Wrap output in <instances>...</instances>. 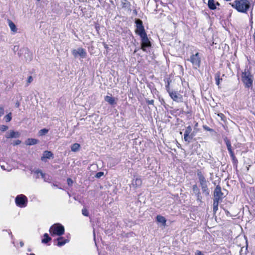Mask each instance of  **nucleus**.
Segmentation results:
<instances>
[{
  "label": "nucleus",
  "instance_id": "f257e3e1",
  "mask_svg": "<svg viewBox=\"0 0 255 255\" xmlns=\"http://www.w3.org/2000/svg\"><path fill=\"white\" fill-rule=\"evenodd\" d=\"M230 4L238 11L243 13L246 12L250 5V3L248 0H237Z\"/></svg>",
  "mask_w": 255,
  "mask_h": 255
},
{
  "label": "nucleus",
  "instance_id": "f03ea898",
  "mask_svg": "<svg viewBox=\"0 0 255 255\" xmlns=\"http://www.w3.org/2000/svg\"><path fill=\"white\" fill-rule=\"evenodd\" d=\"M242 81L246 88H250L253 87L254 76L249 70H245L242 73Z\"/></svg>",
  "mask_w": 255,
  "mask_h": 255
},
{
  "label": "nucleus",
  "instance_id": "7ed1b4c3",
  "mask_svg": "<svg viewBox=\"0 0 255 255\" xmlns=\"http://www.w3.org/2000/svg\"><path fill=\"white\" fill-rule=\"evenodd\" d=\"M49 232L53 237L62 236L65 232L64 227L59 223H56L51 226Z\"/></svg>",
  "mask_w": 255,
  "mask_h": 255
},
{
  "label": "nucleus",
  "instance_id": "20e7f679",
  "mask_svg": "<svg viewBox=\"0 0 255 255\" xmlns=\"http://www.w3.org/2000/svg\"><path fill=\"white\" fill-rule=\"evenodd\" d=\"M70 235H66L65 236H59L53 240L54 244L59 247L64 246L66 244L70 242Z\"/></svg>",
  "mask_w": 255,
  "mask_h": 255
},
{
  "label": "nucleus",
  "instance_id": "39448f33",
  "mask_svg": "<svg viewBox=\"0 0 255 255\" xmlns=\"http://www.w3.org/2000/svg\"><path fill=\"white\" fill-rule=\"evenodd\" d=\"M201 55L199 52L192 54L188 60L192 63L193 68L198 69L200 66Z\"/></svg>",
  "mask_w": 255,
  "mask_h": 255
},
{
  "label": "nucleus",
  "instance_id": "423d86ee",
  "mask_svg": "<svg viewBox=\"0 0 255 255\" xmlns=\"http://www.w3.org/2000/svg\"><path fill=\"white\" fill-rule=\"evenodd\" d=\"M15 202L17 206L20 208H24L27 206L28 200L25 195L20 194L15 197Z\"/></svg>",
  "mask_w": 255,
  "mask_h": 255
},
{
  "label": "nucleus",
  "instance_id": "0eeeda50",
  "mask_svg": "<svg viewBox=\"0 0 255 255\" xmlns=\"http://www.w3.org/2000/svg\"><path fill=\"white\" fill-rule=\"evenodd\" d=\"M135 23L136 28L135 32L137 34L141 36L146 34L142 24V21L140 19H136Z\"/></svg>",
  "mask_w": 255,
  "mask_h": 255
},
{
  "label": "nucleus",
  "instance_id": "6e6552de",
  "mask_svg": "<svg viewBox=\"0 0 255 255\" xmlns=\"http://www.w3.org/2000/svg\"><path fill=\"white\" fill-rule=\"evenodd\" d=\"M72 54L75 58L80 57L81 58H84L87 55L86 50L81 47L72 50Z\"/></svg>",
  "mask_w": 255,
  "mask_h": 255
},
{
  "label": "nucleus",
  "instance_id": "1a4fd4ad",
  "mask_svg": "<svg viewBox=\"0 0 255 255\" xmlns=\"http://www.w3.org/2000/svg\"><path fill=\"white\" fill-rule=\"evenodd\" d=\"M141 38V48L143 51H145L146 48L150 47L151 43L146 34L140 36Z\"/></svg>",
  "mask_w": 255,
  "mask_h": 255
},
{
  "label": "nucleus",
  "instance_id": "9d476101",
  "mask_svg": "<svg viewBox=\"0 0 255 255\" xmlns=\"http://www.w3.org/2000/svg\"><path fill=\"white\" fill-rule=\"evenodd\" d=\"M197 176L198 177L200 184L202 187V190L204 192L207 191L208 189V188H207V185L206 184V181L204 176L203 175L201 172L198 171L197 172Z\"/></svg>",
  "mask_w": 255,
  "mask_h": 255
},
{
  "label": "nucleus",
  "instance_id": "9b49d317",
  "mask_svg": "<svg viewBox=\"0 0 255 255\" xmlns=\"http://www.w3.org/2000/svg\"><path fill=\"white\" fill-rule=\"evenodd\" d=\"M169 94L173 101L177 102H180L182 101V96L177 92L172 91V92H170Z\"/></svg>",
  "mask_w": 255,
  "mask_h": 255
},
{
  "label": "nucleus",
  "instance_id": "f8f14e48",
  "mask_svg": "<svg viewBox=\"0 0 255 255\" xmlns=\"http://www.w3.org/2000/svg\"><path fill=\"white\" fill-rule=\"evenodd\" d=\"M142 184V180L141 178L138 177L134 178L131 183V186L135 188L140 187Z\"/></svg>",
  "mask_w": 255,
  "mask_h": 255
},
{
  "label": "nucleus",
  "instance_id": "ddd939ff",
  "mask_svg": "<svg viewBox=\"0 0 255 255\" xmlns=\"http://www.w3.org/2000/svg\"><path fill=\"white\" fill-rule=\"evenodd\" d=\"M20 136V133L18 131H14L13 130H10L5 134V137L7 138H17Z\"/></svg>",
  "mask_w": 255,
  "mask_h": 255
},
{
  "label": "nucleus",
  "instance_id": "4468645a",
  "mask_svg": "<svg viewBox=\"0 0 255 255\" xmlns=\"http://www.w3.org/2000/svg\"><path fill=\"white\" fill-rule=\"evenodd\" d=\"M214 196L220 197L222 199L223 198V193L221 191V188L220 186L218 185L216 186L214 192Z\"/></svg>",
  "mask_w": 255,
  "mask_h": 255
},
{
  "label": "nucleus",
  "instance_id": "2eb2a0df",
  "mask_svg": "<svg viewBox=\"0 0 255 255\" xmlns=\"http://www.w3.org/2000/svg\"><path fill=\"white\" fill-rule=\"evenodd\" d=\"M38 143V140L35 138H28L25 141V144L27 145H34Z\"/></svg>",
  "mask_w": 255,
  "mask_h": 255
},
{
  "label": "nucleus",
  "instance_id": "dca6fc26",
  "mask_svg": "<svg viewBox=\"0 0 255 255\" xmlns=\"http://www.w3.org/2000/svg\"><path fill=\"white\" fill-rule=\"evenodd\" d=\"M8 24L11 31L13 33H16L17 32V29L15 24L10 20H8Z\"/></svg>",
  "mask_w": 255,
  "mask_h": 255
},
{
  "label": "nucleus",
  "instance_id": "f3484780",
  "mask_svg": "<svg viewBox=\"0 0 255 255\" xmlns=\"http://www.w3.org/2000/svg\"><path fill=\"white\" fill-rule=\"evenodd\" d=\"M34 173L36 175V178H41L43 179L44 181H46L45 179V174L43 173L41 170H37L34 172Z\"/></svg>",
  "mask_w": 255,
  "mask_h": 255
},
{
  "label": "nucleus",
  "instance_id": "a211bd4d",
  "mask_svg": "<svg viewBox=\"0 0 255 255\" xmlns=\"http://www.w3.org/2000/svg\"><path fill=\"white\" fill-rule=\"evenodd\" d=\"M156 220L157 222L161 223L163 225H165L166 220L164 217L158 215L156 217Z\"/></svg>",
  "mask_w": 255,
  "mask_h": 255
},
{
  "label": "nucleus",
  "instance_id": "6ab92c4d",
  "mask_svg": "<svg viewBox=\"0 0 255 255\" xmlns=\"http://www.w3.org/2000/svg\"><path fill=\"white\" fill-rule=\"evenodd\" d=\"M208 5L210 9L214 10L216 8V4L214 0H209L208 2Z\"/></svg>",
  "mask_w": 255,
  "mask_h": 255
},
{
  "label": "nucleus",
  "instance_id": "aec40b11",
  "mask_svg": "<svg viewBox=\"0 0 255 255\" xmlns=\"http://www.w3.org/2000/svg\"><path fill=\"white\" fill-rule=\"evenodd\" d=\"M80 148V145L79 143H75L71 145V149L73 152L78 151Z\"/></svg>",
  "mask_w": 255,
  "mask_h": 255
},
{
  "label": "nucleus",
  "instance_id": "412c9836",
  "mask_svg": "<svg viewBox=\"0 0 255 255\" xmlns=\"http://www.w3.org/2000/svg\"><path fill=\"white\" fill-rule=\"evenodd\" d=\"M105 100L106 102H108L111 105H113L115 104V98L111 96H107L105 97Z\"/></svg>",
  "mask_w": 255,
  "mask_h": 255
},
{
  "label": "nucleus",
  "instance_id": "4be33fe9",
  "mask_svg": "<svg viewBox=\"0 0 255 255\" xmlns=\"http://www.w3.org/2000/svg\"><path fill=\"white\" fill-rule=\"evenodd\" d=\"M194 136V135L193 133L191 134L190 135L184 134V139L186 141H187L188 142H190V141L191 140V139L193 138Z\"/></svg>",
  "mask_w": 255,
  "mask_h": 255
},
{
  "label": "nucleus",
  "instance_id": "5701e85b",
  "mask_svg": "<svg viewBox=\"0 0 255 255\" xmlns=\"http://www.w3.org/2000/svg\"><path fill=\"white\" fill-rule=\"evenodd\" d=\"M122 6L123 8H129L130 7V3L127 0H123L122 1Z\"/></svg>",
  "mask_w": 255,
  "mask_h": 255
},
{
  "label": "nucleus",
  "instance_id": "b1692460",
  "mask_svg": "<svg viewBox=\"0 0 255 255\" xmlns=\"http://www.w3.org/2000/svg\"><path fill=\"white\" fill-rule=\"evenodd\" d=\"M224 141L226 144L228 151L232 150V149L231 143V142L229 140V139H228V138L227 137H225V138H224Z\"/></svg>",
  "mask_w": 255,
  "mask_h": 255
},
{
  "label": "nucleus",
  "instance_id": "393cba45",
  "mask_svg": "<svg viewBox=\"0 0 255 255\" xmlns=\"http://www.w3.org/2000/svg\"><path fill=\"white\" fill-rule=\"evenodd\" d=\"M215 78L216 84L218 86H219L220 81L222 80V79L220 78V73H219L216 74Z\"/></svg>",
  "mask_w": 255,
  "mask_h": 255
},
{
  "label": "nucleus",
  "instance_id": "a878e982",
  "mask_svg": "<svg viewBox=\"0 0 255 255\" xmlns=\"http://www.w3.org/2000/svg\"><path fill=\"white\" fill-rule=\"evenodd\" d=\"M48 132V129L46 128H43L40 130L38 132L39 136H42L43 135L46 134Z\"/></svg>",
  "mask_w": 255,
  "mask_h": 255
},
{
  "label": "nucleus",
  "instance_id": "bb28decb",
  "mask_svg": "<svg viewBox=\"0 0 255 255\" xmlns=\"http://www.w3.org/2000/svg\"><path fill=\"white\" fill-rule=\"evenodd\" d=\"M11 113H9L4 118L6 122H9L11 120Z\"/></svg>",
  "mask_w": 255,
  "mask_h": 255
},
{
  "label": "nucleus",
  "instance_id": "cd10ccee",
  "mask_svg": "<svg viewBox=\"0 0 255 255\" xmlns=\"http://www.w3.org/2000/svg\"><path fill=\"white\" fill-rule=\"evenodd\" d=\"M192 128L191 126H189L187 127L186 130H185L184 134H189L190 135L191 133Z\"/></svg>",
  "mask_w": 255,
  "mask_h": 255
},
{
  "label": "nucleus",
  "instance_id": "c85d7f7f",
  "mask_svg": "<svg viewBox=\"0 0 255 255\" xmlns=\"http://www.w3.org/2000/svg\"><path fill=\"white\" fill-rule=\"evenodd\" d=\"M223 199L221 198L217 197H214V200H213V203H216L219 204V203L222 201Z\"/></svg>",
  "mask_w": 255,
  "mask_h": 255
},
{
  "label": "nucleus",
  "instance_id": "c756f323",
  "mask_svg": "<svg viewBox=\"0 0 255 255\" xmlns=\"http://www.w3.org/2000/svg\"><path fill=\"white\" fill-rule=\"evenodd\" d=\"M47 158H48V151H45L44 152L43 156L41 157V160L43 161L46 162Z\"/></svg>",
  "mask_w": 255,
  "mask_h": 255
},
{
  "label": "nucleus",
  "instance_id": "7c9ffc66",
  "mask_svg": "<svg viewBox=\"0 0 255 255\" xmlns=\"http://www.w3.org/2000/svg\"><path fill=\"white\" fill-rule=\"evenodd\" d=\"M42 243H48V234L45 233L44 234V238L42 240Z\"/></svg>",
  "mask_w": 255,
  "mask_h": 255
},
{
  "label": "nucleus",
  "instance_id": "2f4dec72",
  "mask_svg": "<svg viewBox=\"0 0 255 255\" xmlns=\"http://www.w3.org/2000/svg\"><path fill=\"white\" fill-rule=\"evenodd\" d=\"M218 205L219 204L216 203H213V211L214 213H216L217 210H218Z\"/></svg>",
  "mask_w": 255,
  "mask_h": 255
},
{
  "label": "nucleus",
  "instance_id": "473e14b6",
  "mask_svg": "<svg viewBox=\"0 0 255 255\" xmlns=\"http://www.w3.org/2000/svg\"><path fill=\"white\" fill-rule=\"evenodd\" d=\"M82 213L84 216L88 217L89 216V212L86 208L82 209Z\"/></svg>",
  "mask_w": 255,
  "mask_h": 255
},
{
  "label": "nucleus",
  "instance_id": "72a5a7b5",
  "mask_svg": "<svg viewBox=\"0 0 255 255\" xmlns=\"http://www.w3.org/2000/svg\"><path fill=\"white\" fill-rule=\"evenodd\" d=\"M8 129V127L5 125H1L0 126V130L1 131H4Z\"/></svg>",
  "mask_w": 255,
  "mask_h": 255
},
{
  "label": "nucleus",
  "instance_id": "f704fd0d",
  "mask_svg": "<svg viewBox=\"0 0 255 255\" xmlns=\"http://www.w3.org/2000/svg\"><path fill=\"white\" fill-rule=\"evenodd\" d=\"M73 183V180L71 178L67 179V184L69 186H72Z\"/></svg>",
  "mask_w": 255,
  "mask_h": 255
},
{
  "label": "nucleus",
  "instance_id": "c9c22d12",
  "mask_svg": "<svg viewBox=\"0 0 255 255\" xmlns=\"http://www.w3.org/2000/svg\"><path fill=\"white\" fill-rule=\"evenodd\" d=\"M165 87H166V90H167V91L168 92V93H170V92H172V91H171L170 89L169 82V81H168V83L166 85Z\"/></svg>",
  "mask_w": 255,
  "mask_h": 255
},
{
  "label": "nucleus",
  "instance_id": "e433bc0d",
  "mask_svg": "<svg viewBox=\"0 0 255 255\" xmlns=\"http://www.w3.org/2000/svg\"><path fill=\"white\" fill-rule=\"evenodd\" d=\"M4 108L2 106H0V117L4 114Z\"/></svg>",
  "mask_w": 255,
  "mask_h": 255
},
{
  "label": "nucleus",
  "instance_id": "4c0bfd02",
  "mask_svg": "<svg viewBox=\"0 0 255 255\" xmlns=\"http://www.w3.org/2000/svg\"><path fill=\"white\" fill-rule=\"evenodd\" d=\"M104 175V173L103 172H98L96 175V177L97 178H100Z\"/></svg>",
  "mask_w": 255,
  "mask_h": 255
},
{
  "label": "nucleus",
  "instance_id": "58836bf2",
  "mask_svg": "<svg viewBox=\"0 0 255 255\" xmlns=\"http://www.w3.org/2000/svg\"><path fill=\"white\" fill-rule=\"evenodd\" d=\"M33 80V78L32 77V76H29L28 78V79H27V84H30Z\"/></svg>",
  "mask_w": 255,
  "mask_h": 255
},
{
  "label": "nucleus",
  "instance_id": "ea45409f",
  "mask_svg": "<svg viewBox=\"0 0 255 255\" xmlns=\"http://www.w3.org/2000/svg\"><path fill=\"white\" fill-rule=\"evenodd\" d=\"M21 143V141L19 140H15L13 143V144L14 145L19 144Z\"/></svg>",
  "mask_w": 255,
  "mask_h": 255
},
{
  "label": "nucleus",
  "instance_id": "a19ab883",
  "mask_svg": "<svg viewBox=\"0 0 255 255\" xmlns=\"http://www.w3.org/2000/svg\"><path fill=\"white\" fill-rule=\"evenodd\" d=\"M195 255H204V254L200 251H197L195 253Z\"/></svg>",
  "mask_w": 255,
  "mask_h": 255
},
{
  "label": "nucleus",
  "instance_id": "79ce46f5",
  "mask_svg": "<svg viewBox=\"0 0 255 255\" xmlns=\"http://www.w3.org/2000/svg\"><path fill=\"white\" fill-rule=\"evenodd\" d=\"M153 100H148L147 102V103L148 104V105H153Z\"/></svg>",
  "mask_w": 255,
  "mask_h": 255
},
{
  "label": "nucleus",
  "instance_id": "37998d69",
  "mask_svg": "<svg viewBox=\"0 0 255 255\" xmlns=\"http://www.w3.org/2000/svg\"><path fill=\"white\" fill-rule=\"evenodd\" d=\"M229 152L230 154L231 157H234V153L232 149L231 150H229Z\"/></svg>",
  "mask_w": 255,
  "mask_h": 255
},
{
  "label": "nucleus",
  "instance_id": "c03bdc74",
  "mask_svg": "<svg viewBox=\"0 0 255 255\" xmlns=\"http://www.w3.org/2000/svg\"><path fill=\"white\" fill-rule=\"evenodd\" d=\"M218 116L219 117H220L222 120H223V118H224L225 116H224V115L223 114H222V113L218 114Z\"/></svg>",
  "mask_w": 255,
  "mask_h": 255
},
{
  "label": "nucleus",
  "instance_id": "a18cd8bd",
  "mask_svg": "<svg viewBox=\"0 0 255 255\" xmlns=\"http://www.w3.org/2000/svg\"><path fill=\"white\" fill-rule=\"evenodd\" d=\"M19 106H20V103H19V102H18V101H17V102L15 103V106H16V107L18 108V107H19Z\"/></svg>",
  "mask_w": 255,
  "mask_h": 255
},
{
  "label": "nucleus",
  "instance_id": "49530a36",
  "mask_svg": "<svg viewBox=\"0 0 255 255\" xmlns=\"http://www.w3.org/2000/svg\"><path fill=\"white\" fill-rule=\"evenodd\" d=\"M193 190L195 191V190H197L198 189H197V187L196 185H194L193 187Z\"/></svg>",
  "mask_w": 255,
  "mask_h": 255
},
{
  "label": "nucleus",
  "instance_id": "de8ad7c7",
  "mask_svg": "<svg viewBox=\"0 0 255 255\" xmlns=\"http://www.w3.org/2000/svg\"><path fill=\"white\" fill-rule=\"evenodd\" d=\"M53 154L51 152L49 151V159L52 156Z\"/></svg>",
  "mask_w": 255,
  "mask_h": 255
},
{
  "label": "nucleus",
  "instance_id": "09e8293b",
  "mask_svg": "<svg viewBox=\"0 0 255 255\" xmlns=\"http://www.w3.org/2000/svg\"><path fill=\"white\" fill-rule=\"evenodd\" d=\"M0 167H1V169H2L3 170H6V169L5 168L4 166H3V165H0Z\"/></svg>",
  "mask_w": 255,
  "mask_h": 255
},
{
  "label": "nucleus",
  "instance_id": "8fccbe9b",
  "mask_svg": "<svg viewBox=\"0 0 255 255\" xmlns=\"http://www.w3.org/2000/svg\"><path fill=\"white\" fill-rule=\"evenodd\" d=\"M23 245H24V244L22 242H20V245L21 247L23 246Z\"/></svg>",
  "mask_w": 255,
  "mask_h": 255
},
{
  "label": "nucleus",
  "instance_id": "3c124183",
  "mask_svg": "<svg viewBox=\"0 0 255 255\" xmlns=\"http://www.w3.org/2000/svg\"><path fill=\"white\" fill-rule=\"evenodd\" d=\"M215 4H216V5H220V3L218 2H217L216 3H215Z\"/></svg>",
  "mask_w": 255,
  "mask_h": 255
},
{
  "label": "nucleus",
  "instance_id": "603ef678",
  "mask_svg": "<svg viewBox=\"0 0 255 255\" xmlns=\"http://www.w3.org/2000/svg\"><path fill=\"white\" fill-rule=\"evenodd\" d=\"M232 157V159H233V160H234L235 159V158H236V157H235V155H234V157Z\"/></svg>",
  "mask_w": 255,
  "mask_h": 255
},
{
  "label": "nucleus",
  "instance_id": "864d4df0",
  "mask_svg": "<svg viewBox=\"0 0 255 255\" xmlns=\"http://www.w3.org/2000/svg\"><path fill=\"white\" fill-rule=\"evenodd\" d=\"M198 127V123H196L195 124V127Z\"/></svg>",
  "mask_w": 255,
  "mask_h": 255
},
{
  "label": "nucleus",
  "instance_id": "5fc2aeb1",
  "mask_svg": "<svg viewBox=\"0 0 255 255\" xmlns=\"http://www.w3.org/2000/svg\"><path fill=\"white\" fill-rule=\"evenodd\" d=\"M35 255L34 254H30L29 255Z\"/></svg>",
  "mask_w": 255,
  "mask_h": 255
},
{
  "label": "nucleus",
  "instance_id": "6e6d98bb",
  "mask_svg": "<svg viewBox=\"0 0 255 255\" xmlns=\"http://www.w3.org/2000/svg\"><path fill=\"white\" fill-rule=\"evenodd\" d=\"M105 46V47L106 48H107V45H105V46Z\"/></svg>",
  "mask_w": 255,
  "mask_h": 255
},
{
  "label": "nucleus",
  "instance_id": "4d7b16f0",
  "mask_svg": "<svg viewBox=\"0 0 255 255\" xmlns=\"http://www.w3.org/2000/svg\"><path fill=\"white\" fill-rule=\"evenodd\" d=\"M226 213H227V214H229V212L228 211H226Z\"/></svg>",
  "mask_w": 255,
  "mask_h": 255
},
{
  "label": "nucleus",
  "instance_id": "13d9d810",
  "mask_svg": "<svg viewBox=\"0 0 255 255\" xmlns=\"http://www.w3.org/2000/svg\"><path fill=\"white\" fill-rule=\"evenodd\" d=\"M48 240H49V241H50L51 240V238L49 237Z\"/></svg>",
  "mask_w": 255,
  "mask_h": 255
},
{
  "label": "nucleus",
  "instance_id": "bf43d9fd",
  "mask_svg": "<svg viewBox=\"0 0 255 255\" xmlns=\"http://www.w3.org/2000/svg\"><path fill=\"white\" fill-rule=\"evenodd\" d=\"M28 252H30V251H31V250H30V249H28Z\"/></svg>",
  "mask_w": 255,
  "mask_h": 255
},
{
  "label": "nucleus",
  "instance_id": "052dcab7",
  "mask_svg": "<svg viewBox=\"0 0 255 255\" xmlns=\"http://www.w3.org/2000/svg\"><path fill=\"white\" fill-rule=\"evenodd\" d=\"M207 129H208V130H210V129H208V128H207Z\"/></svg>",
  "mask_w": 255,
  "mask_h": 255
},
{
  "label": "nucleus",
  "instance_id": "680f3d73",
  "mask_svg": "<svg viewBox=\"0 0 255 255\" xmlns=\"http://www.w3.org/2000/svg\"><path fill=\"white\" fill-rule=\"evenodd\" d=\"M207 129H208V130H210V129H208V128H207Z\"/></svg>",
  "mask_w": 255,
  "mask_h": 255
}]
</instances>
